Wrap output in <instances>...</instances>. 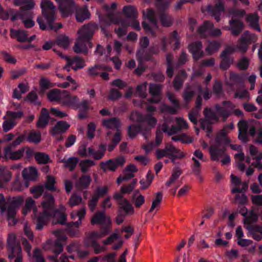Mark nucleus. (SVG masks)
<instances>
[{
	"mask_svg": "<svg viewBox=\"0 0 262 262\" xmlns=\"http://www.w3.org/2000/svg\"><path fill=\"white\" fill-rule=\"evenodd\" d=\"M43 200L41 205L38 207L35 206V201L31 197L27 198L23 209V213L24 215L28 214L33 209V218L36 222V229L40 230L43 228L45 223L50 219L53 215V223L64 224L66 221V216L64 213L65 207H60V211L53 212V207L54 199L51 194L43 195Z\"/></svg>",
	"mask_w": 262,
	"mask_h": 262,
	"instance_id": "obj_1",
	"label": "nucleus"
},
{
	"mask_svg": "<svg viewBox=\"0 0 262 262\" xmlns=\"http://www.w3.org/2000/svg\"><path fill=\"white\" fill-rule=\"evenodd\" d=\"M15 241L16 237L15 234L13 233L9 234L7 239V244L8 250L11 253L9 254V258L12 259L16 257L15 262H21V249L20 246L16 243ZM23 243L25 246V250L28 252V255L30 257L31 262H43V258L39 249H36L34 250L33 255L31 257L30 250L31 246L25 239L23 241Z\"/></svg>",
	"mask_w": 262,
	"mask_h": 262,
	"instance_id": "obj_2",
	"label": "nucleus"
},
{
	"mask_svg": "<svg viewBox=\"0 0 262 262\" xmlns=\"http://www.w3.org/2000/svg\"><path fill=\"white\" fill-rule=\"evenodd\" d=\"M223 105L224 107L223 108H221L219 106H216L214 111H212L210 109H205V118L201 121L202 127L204 130L210 133L211 131V124L217 121L219 116H225L226 117L229 115L228 113L227 114L225 113L226 111L230 112L233 108V105L230 102H225Z\"/></svg>",
	"mask_w": 262,
	"mask_h": 262,
	"instance_id": "obj_3",
	"label": "nucleus"
},
{
	"mask_svg": "<svg viewBox=\"0 0 262 262\" xmlns=\"http://www.w3.org/2000/svg\"><path fill=\"white\" fill-rule=\"evenodd\" d=\"M97 28V25L91 24L83 26L79 30L77 40L74 47L76 53L86 52L88 48L92 47L90 38Z\"/></svg>",
	"mask_w": 262,
	"mask_h": 262,
	"instance_id": "obj_4",
	"label": "nucleus"
},
{
	"mask_svg": "<svg viewBox=\"0 0 262 262\" xmlns=\"http://www.w3.org/2000/svg\"><path fill=\"white\" fill-rule=\"evenodd\" d=\"M228 128L232 129L233 125L231 124L228 126H226L218 134L215 140L211 143L209 148L211 159L213 161H218L220 157L224 155V150L222 144L229 142V139L226 136L228 134L227 131Z\"/></svg>",
	"mask_w": 262,
	"mask_h": 262,
	"instance_id": "obj_5",
	"label": "nucleus"
},
{
	"mask_svg": "<svg viewBox=\"0 0 262 262\" xmlns=\"http://www.w3.org/2000/svg\"><path fill=\"white\" fill-rule=\"evenodd\" d=\"M15 5H23L19 11V17L25 26L27 28H31L34 26L35 23L32 20L33 14L31 12L26 11L28 10L33 8L34 3L33 0H15L14 2Z\"/></svg>",
	"mask_w": 262,
	"mask_h": 262,
	"instance_id": "obj_6",
	"label": "nucleus"
},
{
	"mask_svg": "<svg viewBox=\"0 0 262 262\" xmlns=\"http://www.w3.org/2000/svg\"><path fill=\"white\" fill-rule=\"evenodd\" d=\"M26 139L25 135L18 136L11 144L6 146L4 149V157L7 160H18L24 156V148L15 150V148L23 143Z\"/></svg>",
	"mask_w": 262,
	"mask_h": 262,
	"instance_id": "obj_7",
	"label": "nucleus"
},
{
	"mask_svg": "<svg viewBox=\"0 0 262 262\" xmlns=\"http://www.w3.org/2000/svg\"><path fill=\"white\" fill-rule=\"evenodd\" d=\"M242 215L245 216L244 223L247 224L246 228L249 231L250 236L256 241H260L262 238V226L250 225L251 223L257 220L256 214L253 211H250L246 214L242 213Z\"/></svg>",
	"mask_w": 262,
	"mask_h": 262,
	"instance_id": "obj_8",
	"label": "nucleus"
},
{
	"mask_svg": "<svg viewBox=\"0 0 262 262\" xmlns=\"http://www.w3.org/2000/svg\"><path fill=\"white\" fill-rule=\"evenodd\" d=\"M155 156L158 159L169 157L171 161L174 163L176 159L184 158L185 154L172 144L168 143L163 149H157L155 151Z\"/></svg>",
	"mask_w": 262,
	"mask_h": 262,
	"instance_id": "obj_9",
	"label": "nucleus"
},
{
	"mask_svg": "<svg viewBox=\"0 0 262 262\" xmlns=\"http://www.w3.org/2000/svg\"><path fill=\"white\" fill-rule=\"evenodd\" d=\"M71 215V217L74 220H75L76 218L78 219L77 221L70 224L68 228L69 233L72 236H74L78 233V229L81 225V220L85 215V209L82 208L78 210L73 211L72 212Z\"/></svg>",
	"mask_w": 262,
	"mask_h": 262,
	"instance_id": "obj_10",
	"label": "nucleus"
},
{
	"mask_svg": "<svg viewBox=\"0 0 262 262\" xmlns=\"http://www.w3.org/2000/svg\"><path fill=\"white\" fill-rule=\"evenodd\" d=\"M24 202V197L18 196L13 198L9 200V202L11 207L7 208L6 217L8 220L9 225H13L16 223V220L14 219L15 215V210L14 208L20 206Z\"/></svg>",
	"mask_w": 262,
	"mask_h": 262,
	"instance_id": "obj_11",
	"label": "nucleus"
},
{
	"mask_svg": "<svg viewBox=\"0 0 262 262\" xmlns=\"http://www.w3.org/2000/svg\"><path fill=\"white\" fill-rule=\"evenodd\" d=\"M143 14L144 16L149 21V24L143 22L142 23L143 27L146 32L153 34L154 30L157 28V14L152 9H147L143 12Z\"/></svg>",
	"mask_w": 262,
	"mask_h": 262,
	"instance_id": "obj_12",
	"label": "nucleus"
},
{
	"mask_svg": "<svg viewBox=\"0 0 262 262\" xmlns=\"http://www.w3.org/2000/svg\"><path fill=\"white\" fill-rule=\"evenodd\" d=\"M176 121L177 126H172L170 128H168L167 121H165L161 125L160 129L164 132L167 133L169 135H171L181 130H185L188 128L187 122L183 118H177L176 119Z\"/></svg>",
	"mask_w": 262,
	"mask_h": 262,
	"instance_id": "obj_13",
	"label": "nucleus"
},
{
	"mask_svg": "<svg viewBox=\"0 0 262 262\" xmlns=\"http://www.w3.org/2000/svg\"><path fill=\"white\" fill-rule=\"evenodd\" d=\"M23 116L21 112H8L4 117L6 120L3 123V128L5 132H7L11 129L16 124V119Z\"/></svg>",
	"mask_w": 262,
	"mask_h": 262,
	"instance_id": "obj_14",
	"label": "nucleus"
},
{
	"mask_svg": "<svg viewBox=\"0 0 262 262\" xmlns=\"http://www.w3.org/2000/svg\"><path fill=\"white\" fill-rule=\"evenodd\" d=\"M88 103V101H83L80 103L77 96L71 95L69 92L66 91L62 104L73 109H77L80 106L84 109H88V107L85 106Z\"/></svg>",
	"mask_w": 262,
	"mask_h": 262,
	"instance_id": "obj_15",
	"label": "nucleus"
},
{
	"mask_svg": "<svg viewBox=\"0 0 262 262\" xmlns=\"http://www.w3.org/2000/svg\"><path fill=\"white\" fill-rule=\"evenodd\" d=\"M125 162L124 157L120 156L115 159L109 160L106 162H101L100 167L104 171H115L118 167L123 166Z\"/></svg>",
	"mask_w": 262,
	"mask_h": 262,
	"instance_id": "obj_16",
	"label": "nucleus"
},
{
	"mask_svg": "<svg viewBox=\"0 0 262 262\" xmlns=\"http://www.w3.org/2000/svg\"><path fill=\"white\" fill-rule=\"evenodd\" d=\"M55 12L51 13L49 10L46 14H42V16H38L37 21L39 26V28L41 30H46L48 28L54 29V28L52 26V23L54 20V14Z\"/></svg>",
	"mask_w": 262,
	"mask_h": 262,
	"instance_id": "obj_17",
	"label": "nucleus"
},
{
	"mask_svg": "<svg viewBox=\"0 0 262 262\" xmlns=\"http://www.w3.org/2000/svg\"><path fill=\"white\" fill-rule=\"evenodd\" d=\"M108 233L107 229H101L100 232L92 231L86 233L84 239L85 246L90 247L97 243V239L104 236Z\"/></svg>",
	"mask_w": 262,
	"mask_h": 262,
	"instance_id": "obj_18",
	"label": "nucleus"
},
{
	"mask_svg": "<svg viewBox=\"0 0 262 262\" xmlns=\"http://www.w3.org/2000/svg\"><path fill=\"white\" fill-rule=\"evenodd\" d=\"M57 54L66 60L67 65L64 68L67 69L68 71H70L69 67H72L73 70H77L78 69L83 68L84 66V61L78 57L71 58L66 56H62L61 54L60 53H57Z\"/></svg>",
	"mask_w": 262,
	"mask_h": 262,
	"instance_id": "obj_19",
	"label": "nucleus"
},
{
	"mask_svg": "<svg viewBox=\"0 0 262 262\" xmlns=\"http://www.w3.org/2000/svg\"><path fill=\"white\" fill-rule=\"evenodd\" d=\"M91 224L101 225L104 227L101 229L108 230V228L111 225V221L110 217L105 215L104 212H98L92 218Z\"/></svg>",
	"mask_w": 262,
	"mask_h": 262,
	"instance_id": "obj_20",
	"label": "nucleus"
},
{
	"mask_svg": "<svg viewBox=\"0 0 262 262\" xmlns=\"http://www.w3.org/2000/svg\"><path fill=\"white\" fill-rule=\"evenodd\" d=\"M257 40V37L256 35L250 34L249 32H246L242 36L239 45L237 48L240 51L245 52L247 49L248 46L252 42H255Z\"/></svg>",
	"mask_w": 262,
	"mask_h": 262,
	"instance_id": "obj_21",
	"label": "nucleus"
},
{
	"mask_svg": "<svg viewBox=\"0 0 262 262\" xmlns=\"http://www.w3.org/2000/svg\"><path fill=\"white\" fill-rule=\"evenodd\" d=\"M19 17V11L11 8L4 10L2 7H0V18L7 20L10 18L12 21H14Z\"/></svg>",
	"mask_w": 262,
	"mask_h": 262,
	"instance_id": "obj_22",
	"label": "nucleus"
},
{
	"mask_svg": "<svg viewBox=\"0 0 262 262\" xmlns=\"http://www.w3.org/2000/svg\"><path fill=\"white\" fill-rule=\"evenodd\" d=\"M249 134L255 137L256 142L262 144V124L255 122L250 128Z\"/></svg>",
	"mask_w": 262,
	"mask_h": 262,
	"instance_id": "obj_23",
	"label": "nucleus"
},
{
	"mask_svg": "<svg viewBox=\"0 0 262 262\" xmlns=\"http://www.w3.org/2000/svg\"><path fill=\"white\" fill-rule=\"evenodd\" d=\"M64 16H68L71 12V7L74 5L73 0H55Z\"/></svg>",
	"mask_w": 262,
	"mask_h": 262,
	"instance_id": "obj_24",
	"label": "nucleus"
},
{
	"mask_svg": "<svg viewBox=\"0 0 262 262\" xmlns=\"http://www.w3.org/2000/svg\"><path fill=\"white\" fill-rule=\"evenodd\" d=\"M102 125L103 126L107 128L112 129V130L108 132H111L113 136V134L116 131H120L118 129V127L120 126V122L119 120L116 118H112L110 119H105L102 120Z\"/></svg>",
	"mask_w": 262,
	"mask_h": 262,
	"instance_id": "obj_25",
	"label": "nucleus"
},
{
	"mask_svg": "<svg viewBox=\"0 0 262 262\" xmlns=\"http://www.w3.org/2000/svg\"><path fill=\"white\" fill-rule=\"evenodd\" d=\"M12 176V172L8 167L4 166H0V188H3L5 183L10 181Z\"/></svg>",
	"mask_w": 262,
	"mask_h": 262,
	"instance_id": "obj_26",
	"label": "nucleus"
},
{
	"mask_svg": "<svg viewBox=\"0 0 262 262\" xmlns=\"http://www.w3.org/2000/svg\"><path fill=\"white\" fill-rule=\"evenodd\" d=\"M70 127L69 124L63 121H58L50 130L51 134L57 135L64 133Z\"/></svg>",
	"mask_w": 262,
	"mask_h": 262,
	"instance_id": "obj_27",
	"label": "nucleus"
},
{
	"mask_svg": "<svg viewBox=\"0 0 262 262\" xmlns=\"http://www.w3.org/2000/svg\"><path fill=\"white\" fill-rule=\"evenodd\" d=\"M66 92V91H61L58 90H53L48 94V98L51 101H56L62 104Z\"/></svg>",
	"mask_w": 262,
	"mask_h": 262,
	"instance_id": "obj_28",
	"label": "nucleus"
},
{
	"mask_svg": "<svg viewBox=\"0 0 262 262\" xmlns=\"http://www.w3.org/2000/svg\"><path fill=\"white\" fill-rule=\"evenodd\" d=\"M230 27H226L225 29L230 30L233 35H237L242 30L244 25L238 20H230Z\"/></svg>",
	"mask_w": 262,
	"mask_h": 262,
	"instance_id": "obj_29",
	"label": "nucleus"
},
{
	"mask_svg": "<svg viewBox=\"0 0 262 262\" xmlns=\"http://www.w3.org/2000/svg\"><path fill=\"white\" fill-rule=\"evenodd\" d=\"M22 176L26 181L35 180L38 177V172L36 168L33 167L25 168L22 171Z\"/></svg>",
	"mask_w": 262,
	"mask_h": 262,
	"instance_id": "obj_30",
	"label": "nucleus"
},
{
	"mask_svg": "<svg viewBox=\"0 0 262 262\" xmlns=\"http://www.w3.org/2000/svg\"><path fill=\"white\" fill-rule=\"evenodd\" d=\"M145 197L139 190H136L132 196V202L137 208H140L145 203Z\"/></svg>",
	"mask_w": 262,
	"mask_h": 262,
	"instance_id": "obj_31",
	"label": "nucleus"
},
{
	"mask_svg": "<svg viewBox=\"0 0 262 262\" xmlns=\"http://www.w3.org/2000/svg\"><path fill=\"white\" fill-rule=\"evenodd\" d=\"M112 135L113 134L111 132H107L106 133V139L112 140L113 142V144L108 147V149L110 151H112L121 140V132H119L118 130H116L113 134V136H112Z\"/></svg>",
	"mask_w": 262,
	"mask_h": 262,
	"instance_id": "obj_32",
	"label": "nucleus"
},
{
	"mask_svg": "<svg viewBox=\"0 0 262 262\" xmlns=\"http://www.w3.org/2000/svg\"><path fill=\"white\" fill-rule=\"evenodd\" d=\"M117 243V245L114 246V249L120 248L122 245V241L121 237L116 233L112 234L107 238L106 240L103 241V243L104 245L112 244Z\"/></svg>",
	"mask_w": 262,
	"mask_h": 262,
	"instance_id": "obj_33",
	"label": "nucleus"
},
{
	"mask_svg": "<svg viewBox=\"0 0 262 262\" xmlns=\"http://www.w3.org/2000/svg\"><path fill=\"white\" fill-rule=\"evenodd\" d=\"M161 91V87L159 85L151 84L149 87V93L151 95L152 98L149 100L152 103H157L160 100V92Z\"/></svg>",
	"mask_w": 262,
	"mask_h": 262,
	"instance_id": "obj_34",
	"label": "nucleus"
},
{
	"mask_svg": "<svg viewBox=\"0 0 262 262\" xmlns=\"http://www.w3.org/2000/svg\"><path fill=\"white\" fill-rule=\"evenodd\" d=\"M28 182L26 181L24 183H23L20 180L19 174L16 177L12 184V189L17 191H21L28 187Z\"/></svg>",
	"mask_w": 262,
	"mask_h": 262,
	"instance_id": "obj_35",
	"label": "nucleus"
},
{
	"mask_svg": "<svg viewBox=\"0 0 262 262\" xmlns=\"http://www.w3.org/2000/svg\"><path fill=\"white\" fill-rule=\"evenodd\" d=\"M49 112L45 108H42L41 114L37 123V127L38 128H43L46 126L49 122Z\"/></svg>",
	"mask_w": 262,
	"mask_h": 262,
	"instance_id": "obj_36",
	"label": "nucleus"
},
{
	"mask_svg": "<svg viewBox=\"0 0 262 262\" xmlns=\"http://www.w3.org/2000/svg\"><path fill=\"white\" fill-rule=\"evenodd\" d=\"M246 21L248 25L253 29L260 31V29L258 25V17L255 14H250L246 18Z\"/></svg>",
	"mask_w": 262,
	"mask_h": 262,
	"instance_id": "obj_37",
	"label": "nucleus"
},
{
	"mask_svg": "<svg viewBox=\"0 0 262 262\" xmlns=\"http://www.w3.org/2000/svg\"><path fill=\"white\" fill-rule=\"evenodd\" d=\"M182 174V170L178 167L173 169L170 178L166 182V185L170 187L171 185L176 183L179 178Z\"/></svg>",
	"mask_w": 262,
	"mask_h": 262,
	"instance_id": "obj_38",
	"label": "nucleus"
},
{
	"mask_svg": "<svg viewBox=\"0 0 262 262\" xmlns=\"http://www.w3.org/2000/svg\"><path fill=\"white\" fill-rule=\"evenodd\" d=\"M10 34L12 37L17 38V40L21 42L27 41L28 39V35L23 30L11 29Z\"/></svg>",
	"mask_w": 262,
	"mask_h": 262,
	"instance_id": "obj_39",
	"label": "nucleus"
},
{
	"mask_svg": "<svg viewBox=\"0 0 262 262\" xmlns=\"http://www.w3.org/2000/svg\"><path fill=\"white\" fill-rule=\"evenodd\" d=\"M90 13L86 7L78 9L76 13V18L77 21L82 22L90 17Z\"/></svg>",
	"mask_w": 262,
	"mask_h": 262,
	"instance_id": "obj_40",
	"label": "nucleus"
},
{
	"mask_svg": "<svg viewBox=\"0 0 262 262\" xmlns=\"http://www.w3.org/2000/svg\"><path fill=\"white\" fill-rule=\"evenodd\" d=\"M201 48L202 44L200 42L192 43L189 46V50L194 58H198L202 55Z\"/></svg>",
	"mask_w": 262,
	"mask_h": 262,
	"instance_id": "obj_41",
	"label": "nucleus"
},
{
	"mask_svg": "<svg viewBox=\"0 0 262 262\" xmlns=\"http://www.w3.org/2000/svg\"><path fill=\"white\" fill-rule=\"evenodd\" d=\"M162 199V194L160 192L156 193V197L152 200L151 207L149 210L150 212H157L158 210Z\"/></svg>",
	"mask_w": 262,
	"mask_h": 262,
	"instance_id": "obj_42",
	"label": "nucleus"
},
{
	"mask_svg": "<svg viewBox=\"0 0 262 262\" xmlns=\"http://www.w3.org/2000/svg\"><path fill=\"white\" fill-rule=\"evenodd\" d=\"M93 148L91 147H87V145L85 143L81 144L78 148L77 154L82 157H90L91 154L92 153Z\"/></svg>",
	"mask_w": 262,
	"mask_h": 262,
	"instance_id": "obj_43",
	"label": "nucleus"
},
{
	"mask_svg": "<svg viewBox=\"0 0 262 262\" xmlns=\"http://www.w3.org/2000/svg\"><path fill=\"white\" fill-rule=\"evenodd\" d=\"M224 10V6L221 0H217L214 8L212 11V14L214 16L215 19L219 21L220 20L219 15L221 12Z\"/></svg>",
	"mask_w": 262,
	"mask_h": 262,
	"instance_id": "obj_44",
	"label": "nucleus"
},
{
	"mask_svg": "<svg viewBox=\"0 0 262 262\" xmlns=\"http://www.w3.org/2000/svg\"><path fill=\"white\" fill-rule=\"evenodd\" d=\"M120 205L126 213L133 214L134 213L135 210L133 206L126 199H122L120 203Z\"/></svg>",
	"mask_w": 262,
	"mask_h": 262,
	"instance_id": "obj_45",
	"label": "nucleus"
},
{
	"mask_svg": "<svg viewBox=\"0 0 262 262\" xmlns=\"http://www.w3.org/2000/svg\"><path fill=\"white\" fill-rule=\"evenodd\" d=\"M41 7L43 14H46L49 10L51 11L52 13L55 11V6L49 0H42L41 3Z\"/></svg>",
	"mask_w": 262,
	"mask_h": 262,
	"instance_id": "obj_46",
	"label": "nucleus"
},
{
	"mask_svg": "<svg viewBox=\"0 0 262 262\" xmlns=\"http://www.w3.org/2000/svg\"><path fill=\"white\" fill-rule=\"evenodd\" d=\"M70 42L69 38L63 35H60L57 39V45L64 49H67L69 47Z\"/></svg>",
	"mask_w": 262,
	"mask_h": 262,
	"instance_id": "obj_47",
	"label": "nucleus"
},
{
	"mask_svg": "<svg viewBox=\"0 0 262 262\" xmlns=\"http://www.w3.org/2000/svg\"><path fill=\"white\" fill-rule=\"evenodd\" d=\"M78 161V158L76 157H71L67 160L64 159L62 160L65 166L69 168L70 170H72L75 167Z\"/></svg>",
	"mask_w": 262,
	"mask_h": 262,
	"instance_id": "obj_48",
	"label": "nucleus"
},
{
	"mask_svg": "<svg viewBox=\"0 0 262 262\" xmlns=\"http://www.w3.org/2000/svg\"><path fill=\"white\" fill-rule=\"evenodd\" d=\"M35 159L40 164H47L50 161L49 156L43 152H36L35 154Z\"/></svg>",
	"mask_w": 262,
	"mask_h": 262,
	"instance_id": "obj_49",
	"label": "nucleus"
},
{
	"mask_svg": "<svg viewBox=\"0 0 262 262\" xmlns=\"http://www.w3.org/2000/svg\"><path fill=\"white\" fill-rule=\"evenodd\" d=\"M40 139V133L34 130L30 132L27 136V140L28 141L35 143H38Z\"/></svg>",
	"mask_w": 262,
	"mask_h": 262,
	"instance_id": "obj_50",
	"label": "nucleus"
},
{
	"mask_svg": "<svg viewBox=\"0 0 262 262\" xmlns=\"http://www.w3.org/2000/svg\"><path fill=\"white\" fill-rule=\"evenodd\" d=\"M95 165V163L91 160H83L80 162L79 165L81 170L83 172H86L93 166Z\"/></svg>",
	"mask_w": 262,
	"mask_h": 262,
	"instance_id": "obj_51",
	"label": "nucleus"
},
{
	"mask_svg": "<svg viewBox=\"0 0 262 262\" xmlns=\"http://www.w3.org/2000/svg\"><path fill=\"white\" fill-rule=\"evenodd\" d=\"M153 180V176L150 173L148 172L145 180L142 179L140 181L142 189H145L148 188L151 183Z\"/></svg>",
	"mask_w": 262,
	"mask_h": 262,
	"instance_id": "obj_52",
	"label": "nucleus"
},
{
	"mask_svg": "<svg viewBox=\"0 0 262 262\" xmlns=\"http://www.w3.org/2000/svg\"><path fill=\"white\" fill-rule=\"evenodd\" d=\"M129 25L125 22L121 21L120 24V26L117 29H115V33L117 34L119 37H121L125 35L126 33V27Z\"/></svg>",
	"mask_w": 262,
	"mask_h": 262,
	"instance_id": "obj_53",
	"label": "nucleus"
},
{
	"mask_svg": "<svg viewBox=\"0 0 262 262\" xmlns=\"http://www.w3.org/2000/svg\"><path fill=\"white\" fill-rule=\"evenodd\" d=\"M185 77V72L184 71H182L179 75L176 77L174 81V86L177 90H179L181 88Z\"/></svg>",
	"mask_w": 262,
	"mask_h": 262,
	"instance_id": "obj_54",
	"label": "nucleus"
},
{
	"mask_svg": "<svg viewBox=\"0 0 262 262\" xmlns=\"http://www.w3.org/2000/svg\"><path fill=\"white\" fill-rule=\"evenodd\" d=\"M91 179L89 176H83L79 180L77 185L80 188H85L90 184Z\"/></svg>",
	"mask_w": 262,
	"mask_h": 262,
	"instance_id": "obj_55",
	"label": "nucleus"
},
{
	"mask_svg": "<svg viewBox=\"0 0 262 262\" xmlns=\"http://www.w3.org/2000/svg\"><path fill=\"white\" fill-rule=\"evenodd\" d=\"M105 147L104 145L100 146V149L98 151H95L93 149L92 153L91 154V156L93 157L95 160H100L104 156Z\"/></svg>",
	"mask_w": 262,
	"mask_h": 262,
	"instance_id": "obj_56",
	"label": "nucleus"
},
{
	"mask_svg": "<svg viewBox=\"0 0 262 262\" xmlns=\"http://www.w3.org/2000/svg\"><path fill=\"white\" fill-rule=\"evenodd\" d=\"M220 47V44L216 41L209 42L206 48V51L209 54H212L217 51Z\"/></svg>",
	"mask_w": 262,
	"mask_h": 262,
	"instance_id": "obj_57",
	"label": "nucleus"
},
{
	"mask_svg": "<svg viewBox=\"0 0 262 262\" xmlns=\"http://www.w3.org/2000/svg\"><path fill=\"white\" fill-rule=\"evenodd\" d=\"M55 183V178L52 176H48L47 178V182L45 184L46 187L51 191L56 190V188L54 186Z\"/></svg>",
	"mask_w": 262,
	"mask_h": 262,
	"instance_id": "obj_58",
	"label": "nucleus"
},
{
	"mask_svg": "<svg viewBox=\"0 0 262 262\" xmlns=\"http://www.w3.org/2000/svg\"><path fill=\"white\" fill-rule=\"evenodd\" d=\"M235 158L236 161L237 166L238 168L241 170H244L245 169V165L242 163L244 159V154L243 152H238L235 155Z\"/></svg>",
	"mask_w": 262,
	"mask_h": 262,
	"instance_id": "obj_59",
	"label": "nucleus"
},
{
	"mask_svg": "<svg viewBox=\"0 0 262 262\" xmlns=\"http://www.w3.org/2000/svg\"><path fill=\"white\" fill-rule=\"evenodd\" d=\"M250 153L254 159L260 160L262 159V151H258L253 145L250 146Z\"/></svg>",
	"mask_w": 262,
	"mask_h": 262,
	"instance_id": "obj_60",
	"label": "nucleus"
},
{
	"mask_svg": "<svg viewBox=\"0 0 262 262\" xmlns=\"http://www.w3.org/2000/svg\"><path fill=\"white\" fill-rule=\"evenodd\" d=\"M82 202V199L80 195H77L76 194H73L70 198L69 204L73 207L74 206H77Z\"/></svg>",
	"mask_w": 262,
	"mask_h": 262,
	"instance_id": "obj_61",
	"label": "nucleus"
},
{
	"mask_svg": "<svg viewBox=\"0 0 262 262\" xmlns=\"http://www.w3.org/2000/svg\"><path fill=\"white\" fill-rule=\"evenodd\" d=\"M109 187L106 186L98 187L94 192V194L97 195L99 198L107 193Z\"/></svg>",
	"mask_w": 262,
	"mask_h": 262,
	"instance_id": "obj_62",
	"label": "nucleus"
},
{
	"mask_svg": "<svg viewBox=\"0 0 262 262\" xmlns=\"http://www.w3.org/2000/svg\"><path fill=\"white\" fill-rule=\"evenodd\" d=\"M160 21L162 26L164 27H168L172 23L171 18L165 13L160 14Z\"/></svg>",
	"mask_w": 262,
	"mask_h": 262,
	"instance_id": "obj_63",
	"label": "nucleus"
},
{
	"mask_svg": "<svg viewBox=\"0 0 262 262\" xmlns=\"http://www.w3.org/2000/svg\"><path fill=\"white\" fill-rule=\"evenodd\" d=\"M116 256L115 253L108 254L103 257H100L99 262H116Z\"/></svg>",
	"mask_w": 262,
	"mask_h": 262,
	"instance_id": "obj_64",
	"label": "nucleus"
}]
</instances>
